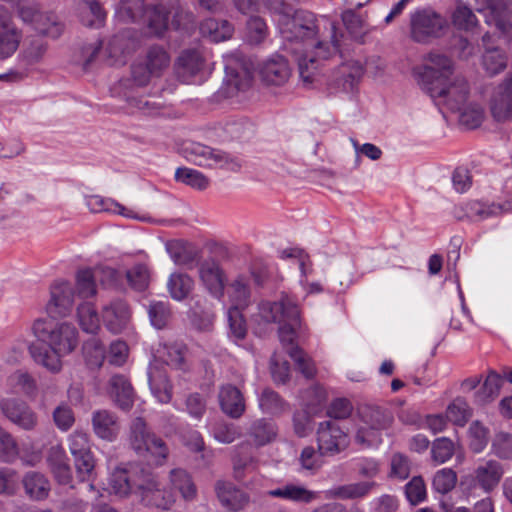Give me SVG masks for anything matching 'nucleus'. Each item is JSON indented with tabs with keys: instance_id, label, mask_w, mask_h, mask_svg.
Listing matches in <instances>:
<instances>
[{
	"instance_id": "nucleus-58",
	"label": "nucleus",
	"mask_w": 512,
	"mask_h": 512,
	"mask_svg": "<svg viewBox=\"0 0 512 512\" xmlns=\"http://www.w3.org/2000/svg\"><path fill=\"white\" fill-rule=\"evenodd\" d=\"M171 25L175 30L190 32L195 28L194 14L181 6H173Z\"/></svg>"
},
{
	"instance_id": "nucleus-29",
	"label": "nucleus",
	"mask_w": 512,
	"mask_h": 512,
	"mask_svg": "<svg viewBox=\"0 0 512 512\" xmlns=\"http://www.w3.org/2000/svg\"><path fill=\"white\" fill-rule=\"evenodd\" d=\"M109 392L117 406L123 410L132 407L134 390L128 378L121 374L113 375L109 381Z\"/></svg>"
},
{
	"instance_id": "nucleus-59",
	"label": "nucleus",
	"mask_w": 512,
	"mask_h": 512,
	"mask_svg": "<svg viewBox=\"0 0 512 512\" xmlns=\"http://www.w3.org/2000/svg\"><path fill=\"white\" fill-rule=\"evenodd\" d=\"M18 456V445L12 435L0 427V460L13 462Z\"/></svg>"
},
{
	"instance_id": "nucleus-43",
	"label": "nucleus",
	"mask_w": 512,
	"mask_h": 512,
	"mask_svg": "<svg viewBox=\"0 0 512 512\" xmlns=\"http://www.w3.org/2000/svg\"><path fill=\"white\" fill-rule=\"evenodd\" d=\"M77 317L81 329L90 334H96L100 328V318L95 306L85 302L78 306Z\"/></svg>"
},
{
	"instance_id": "nucleus-14",
	"label": "nucleus",
	"mask_w": 512,
	"mask_h": 512,
	"mask_svg": "<svg viewBox=\"0 0 512 512\" xmlns=\"http://www.w3.org/2000/svg\"><path fill=\"white\" fill-rule=\"evenodd\" d=\"M199 277L211 296L218 300L224 297L226 275L216 259L208 258L200 264Z\"/></svg>"
},
{
	"instance_id": "nucleus-6",
	"label": "nucleus",
	"mask_w": 512,
	"mask_h": 512,
	"mask_svg": "<svg viewBox=\"0 0 512 512\" xmlns=\"http://www.w3.org/2000/svg\"><path fill=\"white\" fill-rule=\"evenodd\" d=\"M448 18L431 6L418 7L409 13L408 36L417 44L429 45L449 31Z\"/></svg>"
},
{
	"instance_id": "nucleus-49",
	"label": "nucleus",
	"mask_w": 512,
	"mask_h": 512,
	"mask_svg": "<svg viewBox=\"0 0 512 512\" xmlns=\"http://www.w3.org/2000/svg\"><path fill=\"white\" fill-rule=\"evenodd\" d=\"M175 180L198 190H205L210 183L202 172L188 167L177 168Z\"/></svg>"
},
{
	"instance_id": "nucleus-18",
	"label": "nucleus",
	"mask_w": 512,
	"mask_h": 512,
	"mask_svg": "<svg viewBox=\"0 0 512 512\" xmlns=\"http://www.w3.org/2000/svg\"><path fill=\"white\" fill-rule=\"evenodd\" d=\"M4 415L15 425L32 430L37 425V416L26 402L19 399H5L0 403Z\"/></svg>"
},
{
	"instance_id": "nucleus-8",
	"label": "nucleus",
	"mask_w": 512,
	"mask_h": 512,
	"mask_svg": "<svg viewBox=\"0 0 512 512\" xmlns=\"http://www.w3.org/2000/svg\"><path fill=\"white\" fill-rule=\"evenodd\" d=\"M149 469L138 463L117 466L109 476V488L119 497L139 494Z\"/></svg>"
},
{
	"instance_id": "nucleus-32",
	"label": "nucleus",
	"mask_w": 512,
	"mask_h": 512,
	"mask_svg": "<svg viewBox=\"0 0 512 512\" xmlns=\"http://www.w3.org/2000/svg\"><path fill=\"white\" fill-rule=\"evenodd\" d=\"M267 494L273 498H281L292 502L310 503L316 498L315 492L304 486L286 484L282 487L269 490Z\"/></svg>"
},
{
	"instance_id": "nucleus-20",
	"label": "nucleus",
	"mask_w": 512,
	"mask_h": 512,
	"mask_svg": "<svg viewBox=\"0 0 512 512\" xmlns=\"http://www.w3.org/2000/svg\"><path fill=\"white\" fill-rule=\"evenodd\" d=\"M504 475V469L500 462L487 460L480 463L473 472V483L484 493H491L500 483Z\"/></svg>"
},
{
	"instance_id": "nucleus-63",
	"label": "nucleus",
	"mask_w": 512,
	"mask_h": 512,
	"mask_svg": "<svg viewBox=\"0 0 512 512\" xmlns=\"http://www.w3.org/2000/svg\"><path fill=\"white\" fill-rule=\"evenodd\" d=\"M405 495L412 505H417L425 500L426 486L422 477L415 476L405 485Z\"/></svg>"
},
{
	"instance_id": "nucleus-30",
	"label": "nucleus",
	"mask_w": 512,
	"mask_h": 512,
	"mask_svg": "<svg viewBox=\"0 0 512 512\" xmlns=\"http://www.w3.org/2000/svg\"><path fill=\"white\" fill-rule=\"evenodd\" d=\"M252 84V76L244 71L242 74L226 66V78L218 90L219 98H232L240 91H245Z\"/></svg>"
},
{
	"instance_id": "nucleus-9",
	"label": "nucleus",
	"mask_w": 512,
	"mask_h": 512,
	"mask_svg": "<svg viewBox=\"0 0 512 512\" xmlns=\"http://www.w3.org/2000/svg\"><path fill=\"white\" fill-rule=\"evenodd\" d=\"M171 57L167 49L153 45L147 49L144 60L131 68L133 82L137 86H146L151 78H159L169 68Z\"/></svg>"
},
{
	"instance_id": "nucleus-3",
	"label": "nucleus",
	"mask_w": 512,
	"mask_h": 512,
	"mask_svg": "<svg viewBox=\"0 0 512 512\" xmlns=\"http://www.w3.org/2000/svg\"><path fill=\"white\" fill-rule=\"evenodd\" d=\"M259 309L265 321L280 324V342L294 361L297 370L307 379L314 378L317 370L313 360L296 344L297 330L302 329L300 309L296 300L283 294L278 301L262 302Z\"/></svg>"
},
{
	"instance_id": "nucleus-11",
	"label": "nucleus",
	"mask_w": 512,
	"mask_h": 512,
	"mask_svg": "<svg viewBox=\"0 0 512 512\" xmlns=\"http://www.w3.org/2000/svg\"><path fill=\"white\" fill-rule=\"evenodd\" d=\"M317 442L321 454L335 455L349 446L350 438L337 423L329 420L319 424Z\"/></svg>"
},
{
	"instance_id": "nucleus-45",
	"label": "nucleus",
	"mask_w": 512,
	"mask_h": 512,
	"mask_svg": "<svg viewBox=\"0 0 512 512\" xmlns=\"http://www.w3.org/2000/svg\"><path fill=\"white\" fill-rule=\"evenodd\" d=\"M260 409L267 414L277 415L284 412L288 404L287 402L274 390L265 388L258 398Z\"/></svg>"
},
{
	"instance_id": "nucleus-55",
	"label": "nucleus",
	"mask_w": 512,
	"mask_h": 512,
	"mask_svg": "<svg viewBox=\"0 0 512 512\" xmlns=\"http://www.w3.org/2000/svg\"><path fill=\"white\" fill-rule=\"evenodd\" d=\"M242 310L239 307H230L227 312L229 335L236 340H243L247 334V325Z\"/></svg>"
},
{
	"instance_id": "nucleus-54",
	"label": "nucleus",
	"mask_w": 512,
	"mask_h": 512,
	"mask_svg": "<svg viewBox=\"0 0 512 512\" xmlns=\"http://www.w3.org/2000/svg\"><path fill=\"white\" fill-rule=\"evenodd\" d=\"M454 27L458 30L471 31L478 23L473 11L462 4L456 6L451 16Z\"/></svg>"
},
{
	"instance_id": "nucleus-38",
	"label": "nucleus",
	"mask_w": 512,
	"mask_h": 512,
	"mask_svg": "<svg viewBox=\"0 0 512 512\" xmlns=\"http://www.w3.org/2000/svg\"><path fill=\"white\" fill-rule=\"evenodd\" d=\"M194 287V280L186 273L174 272L167 281V289L170 296L176 301H182L188 297Z\"/></svg>"
},
{
	"instance_id": "nucleus-48",
	"label": "nucleus",
	"mask_w": 512,
	"mask_h": 512,
	"mask_svg": "<svg viewBox=\"0 0 512 512\" xmlns=\"http://www.w3.org/2000/svg\"><path fill=\"white\" fill-rule=\"evenodd\" d=\"M325 401L326 391L320 385H313L300 393V404L308 412L317 414Z\"/></svg>"
},
{
	"instance_id": "nucleus-17",
	"label": "nucleus",
	"mask_w": 512,
	"mask_h": 512,
	"mask_svg": "<svg viewBox=\"0 0 512 512\" xmlns=\"http://www.w3.org/2000/svg\"><path fill=\"white\" fill-rule=\"evenodd\" d=\"M491 113L496 121L512 117V72L509 71L503 82L495 89L491 98Z\"/></svg>"
},
{
	"instance_id": "nucleus-15",
	"label": "nucleus",
	"mask_w": 512,
	"mask_h": 512,
	"mask_svg": "<svg viewBox=\"0 0 512 512\" xmlns=\"http://www.w3.org/2000/svg\"><path fill=\"white\" fill-rule=\"evenodd\" d=\"M51 298L47 303L46 310L53 318L65 317L68 315L74 304V290L67 281L56 282L51 286Z\"/></svg>"
},
{
	"instance_id": "nucleus-40",
	"label": "nucleus",
	"mask_w": 512,
	"mask_h": 512,
	"mask_svg": "<svg viewBox=\"0 0 512 512\" xmlns=\"http://www.w3.org/2000/svg\"><path fill=\"white\" fill-rule=\"evenodd\" d=\"M48 49L47 41L39 36L27 39L21 52V59L26 66H33L40 63Z\"/></svg>"
},
{
	"instance_id": "nucleus-57",
	"label": "nucleus",
	"mask_w": 512,
	"mask_h": 512,
	"mask_svg": "<svg viewBox=\"0 0 512 512\" xmlns=\"http://www.w3.org/2000/svg\"><path fill=\"white\" fill-rule=\"evenodd\" d=\"M453 455L454 444L450 439L440 437L434 440L431 448V458L435 464H443L450 460Z\"/></svg>"
},
{
	"instance_id": "nucleus-12",
	"label": "nucleus",
	"mask_w": 512,
	"mask_h": 512,
	"mask_svg": "<svg viewBox=\"0 0 512 512\" xmlns=\"http://www.w3.org/2000/svg\"><path fill=\"white\" fill-rule=\"evenodd\" d=\"M137 498L140 502L150 508L168 510L175 502L173 494L160 487L156 476L149 470L140 489Z\"/></svg>"
},
{
	"instance_id": "nucleus-50",
	"label": "nucleus",
	"mask_w": 512,
	"mask_h": 512,
	"mask_svg": "<svg viewBox=\"0 0 512 512\" xmlns=\"http://www.w3.org/2000/svg\"><path fill=\"white\" fill-rule=\"evenodd\" d=\"M96 274L94 268L80 269L76 273V289L79 297L89 298L96 294Z\"/></svg>"
},
{
	"instance_id": "nucleus-51",
	"label": "nucleus",
	"mask_w": 512,
	"mask_h": 512,
	"mask_svg": "<svg viewBox=\"0 0 512 512\" xmlns=\"http://www.w3.org/2000/svg\"><path fill=\"white\" fill-rule=\"evenodd\" d=\"M229 297L232 301L231 307L244 309L248 306L250 299V288L244 276H238L230 285Z\"/></svg>"
},
{
	"instance_id": "nucleus-34",
	"label": "nucleus",
	"mask_w": 512,
	"mask_h": 512,
	"mask_svg": "<svg viewBox=\"0 0 512 512\" xmlns=\"http://www.w3.org/2000/svg\"><path fill=\"white\" fill-rule=\"evenodd\" d=\"M373 486H375L374 482H357L334 486L327 490V497L342 500L361 498L366 496Z\"/></svg>"
},
{
	"instance_id": "nucleus-31",
	"label": "nucleus",
	"mask_w": 512,
	"mask_h": 512,
	"mask_svg": "<svg viewBox=\"0 0 512 512\" xmlns=\"http://www.w3.org/2000/svg\"><path fill=\"white\" fill-rule=\"evenodd\" d=\"M21 482L29 499L42 501L49 496L50 482L42 473L29 471L23 476Z\"/></svg>"
},
{
	"instance_id": "nucleus-44",
	"label": "nucleus",
	"mask_w": 512,
	"mask_h": 512,
	"mask_svg": "<svg viewBox=\"0 0 512 512\" xmlns=\"http://www.w3.org/2000/svg\"><path fill=\"white\" fill-rule=\"evenodd\" d=\"M446 417L454 425L463 427L472 417V409L463 397H456L448 405Z\"/></svg>"
},
{
	"instance_id": "nucleus-13",
	"label": "nucleus",
	"mask_w": 512,
	"mask_h": 512,
	"mask_svg": "<svg viewBox=\"0 0 512 512\" xmlns=\"http://www.w3.org/2000/svg\"><path fill=\"white\" fill-rule=\"evenodd\" d=\"M204 63V57L198 49H185L175 61L174 73L181 83L195 84Z\"/></svg>"
},
{
	"instance_id": "nucleus-61",
	"label": "nucleus",
	"mask_w": 512,
	"mask_h": 512,
	"mask_svg": "<svg viewBox=\"0 0 512 512\" xmlns=\"http://www.w3.org/2000/svg\"><path fill=\"white\" fill-rule=\"evenodd\" d=\"M77 478L80 482L90 481L92 479L95 461L91 451L74 457Z\"/></svg>"
},
{
	"instance_id": "nucleus-42",
	"label": "nucleus",
	"mask_w": 512,
	"mask_h": 512,
	"mask_svg": "<svg viewBox=\"0 0 512 512\" xmlns=\"http://www.w3.org/2000/svg\"><path fill=\"white\" fill-rule=\"evenodd\" d=\"M87 10L82 12L81 22L89 28H101L107 18V12L99 0H83Z\"/></svg>"
},
{
	"instance_id": "nucleus-60",
	"label": "nucleus",
	"mask_w": 512,
	"mask_h": 512,
	"mask_svg": "<svg viewBox=\"0 0 512 512\" xmlns=\"http://www.w3.org/2000/svg\"><path fill=\"white\" fill-rule=\"evenodd\" d=\"M126 278L131 286L136 291H144L149 284V271L144 265H136L126 272Z\"/></svg>"
},
{
	"instance_id": "nucleus-22",
	"label": "nucleus",
	"mask_w": 512,
	"mask_h": 512,
	"mask_svg": "<svg viewBox=\"0 0 512 512\" xmlns=\"http://www.w3.org/2000/svg\"><path fill=\"white\" fill-rule=\"evenodd\" d=\"M493 41L494 35L489 32L485 33L482 37L485 47L482 55V66L490 76L501 73L507 67L508 62L506 52L498 47H494L492 45Z\"/></svg>"
},
{
	"instance_id": "nucleus-33",
	"label": "nucleus",
	"mask_w": 512,
	"mask_h": 512,
	"mask_svg": "<svg viewBox=\"0 0 512 512\" xmlns=\"http://www.w3.org/2000/svg\"><path fill=\"white\" fill-rule=\"evenodd\" d=\"M170 482L174 490L178 491L185 501H193L197 497V487L190 474L183 469L170 471Z\"/></svg>"
},
{
	"instance_id": "nucleus-19",
	"label": "nucleus",
	"mask_w": 512,
	"mask_h": 512,
	"mask_svg": "<svg viewBox=\"0 0 512 512\" xmlns=\"http://www.w3.org/2000/svg\"><path fill=\"white\" fill-rule=\"evenodd\" d=\"M185 151L187 159L198 166L224 168L229 164L228 154L200 143H191Z\"/></svg>"
},
{
	"instance_id": "nucleus-10",
	"label": "nucleus",
	"mask_w": 512,
	"mask_h": 512,
	"mask_svg": "<svg viewBox=\"0 0 512 512\" xmlns=\"http://www.w3.org/2000/svg\"><path fill=\"white\" fill-rule=\"evenodd\" d=\"M476 11L483 14L485 22L495 26L503 35H512V0H474Z\"/></svg>"
},
{
	"instance_id": "nucleus-16",
	"label": "nucleus",
	"mask_w": 512,
	"mask_h": 512,
	"mask_svg": "<svg viewBox=\"0 0 512 512\" xmlns=\"http://www.w3.org/2000/svg\"><path fill=\"white\" fill-rule=\"evenodd\" d=\"M364 73L359 61L349 60L342 63L333 73L328 85L335 91L352 92Z\"/></svg>"
},
{
	"instance_id": "nucleus-1",
	"label": "nucleus",
	"mask_w": 512,
	"mask_h": 512,
	"mask_svg": "<svg viewBox=\"0 0 512 512\" xmlns=\"http://www.w3.org/2000/svg\"><path fill=\"white\" fill-rule=\"evenodd\" d=\"M424 61V64L413 69V76L420 88L434 101L452 112H459L461 124L468 129L479 127L483 121V111L479 107H465L469 84L464 77L453 76V60L444 54L429 52Z\"/></svg>"
},
{
	"instance_id": "nucleus-39",
	"label": "nucleus",
	"mask_w": 512,
	"mask_h": 512,
	"mask_svg": "<svg viewBox=\"0 0 512 512\" xmlns=\"http://www.w3.org/2000/svg\"><path fill=\"white\" fill-rule=\"evenodd\" d=\"M86 205L93 213L113 212L127 218L135 217L131 210L125 208L112 199H105L100 195H90L86 197Z\"/></svg>"
},
{
	"instance_id": "nucleus-36",
	"label": "nucleus",
	"mask_w": 512,
	"mask_h": 512,
	"mask_svg": "<svg viewBox=\"0 0 512 512\" xmlns=\"http://www.w3.org/2000/svg\"><path fill=\"white\" fill-rule=\"evenodd\" d=\"M149 387L158 402L167 404L173 396V385L163 372L156 371L149 374Z\"/></svg>"
},
{
	"instance_id": "nucleus-41",
	"label": "nucleus",
	"mask_w": 512,
	"mask_h": 512,
	"mask_svg": "<svg viewBox=\"0 0 512 512\" xmlns=\"http://www.w3.org/2000/svg\"><path fill=\"white\" fill-rule=\"evenodd\" d=\"M503 385V378L494 370H490L483 385L475 395V401L479 404H485L498 396Z\"/></svg>"
},
{
	"instance_id": "nucleus-4",
	"label": "nucleus",
	"mask_w": 512,
	"mask_h": 512,
	"mask_svg": "<svg viewBox=\"0 0 512 512\" xmlns=\"http://www.w3.org/2000/svg\"><path fill=\"white\" fill-rule=\"evenodd\" d=\"M34 335L40 343L29 345V353L33 360L46 368L51 373H58L62 369L61 358L71 354L78 346V331L70 323L53 324L51 322L38 319L32 327Z\"/></svg>"
},
{
	"instance_id": "nucleus-2",
	"label": "nucleus",
	"mask_w": 512,
	"mask_h": 512,
	"mask_svg": "<svg viewBox=\"0 0 512 512\" xmlns=\"http://www.w3.org/2000/svg\"><path fill=\"white\" fill-rule=\"evenodd\" d=\"M275 21L286 47L298 57V68L304 83L312 84L315 81L317 63L328 59L338 51V44L333 41L331 45L317 40L319 28L314 13L307 10H292L291 7L280 3L279 10L275 11Z\"/></svg>"
},
{
	"instance_id": "nucleus-21",
	"label": "nucleus",
	"mask_w": 512,
	"mask_h": 512,
	"mask_svg": "<svg viewBox=\"0 0 512 512\" xmlns=\"http://www.w3.org/2000/svg\"><path fill=\"white\" fill-rule=\"evenodd\" d=\"M260 76L268 85L281 86L287 82L291 75L288 61L281 55H273L260 67Z\"/></svg>"
},
{
	"instance_id": "nucleus-46",
	"label": "nucleus",
	"mask_w": 512,
	"mask_h": 512,
	"mask_svg": "<svg viewBox=\"0 0 512 512\" xmlns=\"http://www.w3.org/2000/svg\"><path fill=\"white\" fill-rule=\"evenodd\" d=\"M146 11L143 0H122L116 9V14L124 22H137L145 16Z\"/></svg>"
},
{
	"instance_id": "nucleus-26",
	"label": "nucleus",
	"mask_w": 512,
	"mask_h": 512,
	"mask_svg": "<svg viewBox=\"0 0 512 512\" xmlns=\"http://www.w3.org/2000/svg\"><path fill=\"white\" fill-rule=\"evenodd\" d=\"M22 32L11 19L0 18V60L11 57L18 49Z\"/></svg>"
},
{
	"instance_id": "nucleus-37",
	"label": "nucleus",
	"mask_w": 512,
	"mask_h": 512,
	"mask_svg": "<svg viewBox=\"0 0 512 512\" xmlns=\"http://www.w3.org/2000/svg\"><path fill=\"white\" fill-rule=\"evenodd\" d=\"M169 11L165 5L157 4L147 8V25L150 32L156 36H162L168 29Z\"/></svg>"
},
{
	"instance_id": "nucleus-23",
	"label": "nucleus",
	"mask_w": 512,
	"mask_h": 512,
	"mask_svg": "<svg viewBox=\"0 0 512 512\" xmlns=\"http://www.w3.org/2000/svg\"><path fill=\"white\" fill-rule=\"evenodd\" d=\"M215 491L222 506L234 512L244 509L250 501L249 495L231 482L218 481Z\"/></svg>"
},
{
	"instance_id": "nucleus-47",
	"label": "nucleus",
	"mask_w": 512,
	"mask_h": 512,
	"mask_svg": "<svg viewBox=\"0 0 512 512\" xmlns=\"http://www.w3.org/2000/svg\"><path fill=\"white\" fill-rule=\"evenodd\" d=\"M167 251L175 264L188 268L193 267L198 256L194 249L188 247L181 241L170 243L167 246Z\"/></svg>"
},
{
	"instance_id": "nucleus-24",
	"label": "nucleus",
	"mask_w": 512,
	"mask_h": 512,
	"mask_svg": "<svg viewBox=\"0 0 512 512\" xmlns=\"http://www.w3.org/2000/svg\"><path fill=\"white\" fill-rule=\"evenodd\" d=\"M130 309L123 300L112 301L102 311V318L105 326L114 334L122 332L130 319Z\"/></svg>"
},
{
	"instance_id": "nucleus-62",
	"label": "nucleus",
	"mask_w": 512,
	"mask_h": 512,
	"mask_svg": "<svg viewBox=\"0 0 512 512\" xmlns=\"http://www.w3.org/2000/svg\"><path fill=\"white\" fill-rule=\"evenodd\" d=\"M470 448L480 453L488 443V430L479 421L473 422L469 427Z\"/></svg>"
},
{
	"instance_id": "nucleus-64",
	"label": "nucleus",
	"mask_w": 512,
	"mask_h": 512,
	"mask_svg": "<svg viewBox=\"0 0 512 512\" xmlns=\"http://www.w3.org/2000/svg\"><path fill=\"white\" fill-rule=\"evenodd\" d=\"M186 354V346L180 344L170 345L167 348V364L177 370H188L189 367L186 361Z\"/></svg>"
},
{
	"instance_id": "nucleus-5",
	"label": "nucleus",
	"mask_w": 512,
	"mask_h": 512,
	"mask_svg": "<svg viewBox=\"0 0 512 512\" xmlns=\"http://www.w3.org/2000/svg\"><path fill=\"white\" fill-rule=\"evenodd\" d=\"M248 441L241 442L233 447V474L241 482L247 472H253L258 465L254 449L266 446L273 442L277 436L276 424L267 419L253 421L247 431Z\"/></svg>"
},
{
	"instance_id": "nucleus-25",
	"label": "nucleus",
	"mask_w": 512,
	"mask_h": 512,
	"mask_svg": "<svg viewBox=\"0 0 512 512\" xmlns=\"http://www.w3.org/2000/svg\"><path fill=\"white\" fill-rule=\"evenodd\" d=\"M219 404L221 410L230 418H240L246 409L242 392L231 384L224 385L219 391Z\"/></svg>"
},
{
	"instance_id": "nucleus-53",
	"label": "nucleus",
	"mask_w": 512,
	"mask_h": 512,
	"mask_svg": "<svg viewBox=\"0 0 512 512\" xmlns=\"http://www.w3.org/2000/svg\"><path fill=\"white\" fill-rule=\"evenodd\" d=\"M83 354L88 366L99 368L105 359V346L100 340L91 339L84 343Z\"/></svg>"
},
{
	"instance_id": "nucleus-52",
	"label": "nucleus",
	"mask_w": 512,
	"mask_h": 512,
	"mask_svg": "<svg viewBox=\"0 0 512 512\" xmlns=\"http://www.w3.org/2000/svg\"><path fill=\"white\" fill-rule=\"evenodd\" d=\"M457 484V474L452 468L438 470L432 480V488L439 494L445 495L452 491Z\"/></svg>"
},
{
	"instance_id": "nucleus-7",
	"label": "nucleus",
	"mask_w": 512,
	"mask_h": 512,
	"mask_svg": "<svg viewBox=\"0 0 512 512\" xmlns=\"http://www.w3.org/2000/svg\"><path fill=\"white\" fill-rule=\"evenodd\" d=\"M130 445L141 457L155 465H162L168 456V447L163 439L151 433L142 418H136L131 425Z\"/></svg>"
},
{
	"instance_id": "nucleus-28",
	"label": "nucleus",
	"mask_w": 512,
	"mask_h": 512,
	"mask_svg": "<svg viewBox=\"0 0 512 512\" xmlns=\"http://www.w3.org/2000/svg\"><path fill=\"white\" fill-rule=\"evenodd\" d=\"M94 433L101 439L113 441L119 432L116 415L108 410H97L92 415Z\"/></svg>"
},
{
	"instance_id": "nucleus-27",
	"label": "nucleus",
	"mask_w": 512,
	"mask_h": 512,
	"mask_svg": "<svg viewBox=\"0 0 512 512\" xmlns=\"http://www.w3.org/2000/svg\"><path fill=\"white\" fill-rule=\"evenodd\" d=\"M47 463L58 484L73 487L72 470L62 448H52L47 457Z\"/></svg>"
},
{
	"instance_id": "nucleus-35",
	"label": "nucleus",
	"mask_w": 512,
	"mask_h": 512,
	"mask_svg": "<svg viewBox=\"0 0 512 512\" xmlns=\"http://www.w3.org/2000/svg\"><path fill=\"white\" fill-rule=\"evenodd\" d=\"M359 414L362 421L374 430L385 429L392 421L391 414L379 406L366 405L359 410Z\"/></svg>"
},
{
	"instance_id": "nucleus-56",
	"label": "nucleus",
	"mask_w": 512,
	"mask_h": 512,
	"mask_svg": "<svg viewBox=\"0 0 512 512\" xmlns=\"http://www.w3.org/2000/svg\"><path fill=\"white\" fill-rule=\"evenodd\" d=\"M148 315L151 324L157 328H164L171 316V311L168 302L153 301L149 304Z\"/></svg>"
}]
</instances>
